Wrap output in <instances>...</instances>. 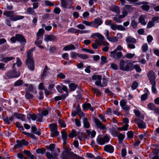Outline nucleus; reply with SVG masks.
Listing matches in <instances>:
<instances>
[{"mask_svg":"<svg viewBox=\"0 0 159 159\" xmlns=\"http://www.w3.org/2000/svg\"><path fill=\"white\" fill-rule=\"evenodd\" d=\"M35 50L34 48L31 49L27 52V58L26 60V66L31 70H34V63L32 57V52Z\"/></svg>","mask_w":159,"mask_h":159,"instance_id":"f257e3e1","label":"nucleus"},{"mask_svg":"<svg viewBox=\"0 0 159 159\" xmlns=\"http://www.w3.org/2000/svg\"><path fill=\"white\" fill-rule=\"evenodd\" d=\"M120 69L124 71H130L133 70V65L129 61L121 60L119 64Z\"/></svg>","mask_w":159,"mask_h":159,"instance_id":"f03ea898","label":"nucleus"},{"mask_svg":"<svg viewBox=\"0 0 159 159\" xmlns=\"http://www.w3.org/2000/svg\"><path fill=\"white\" fill-rule=\"evenodd\" d=\"M20 72L16 69L9 70L5 73V75L8 79H12L19 77Z\"/></svg>","mask_w":159,"mask_h":159,"instance_id":"7ed1b4c3","label":"nucleus"},{"mask_svg":"<svg viewBox=\"0 0 159 159\" xmlns=\"http://www.w3.org/2000/svg\"><path fill=\"white\" fill-rule=\"evenodd\" d=\"M134 8L130 5H125L123 8L122 14L120 15V17L124 18L127 15L128 12H131L133 11Z\"/></svg>","mask_w":159,"mask_h":159,"instance_id":"20e7f679","label":"nucleus"},{"mask_svg":"<svg viewBox=\"0 0 159 159\" xmlns=\"http://www.w3.org/2000/svg\"><path fill=\"white\" fill-rule=\"evenodd\" d=\"M110 140V136L106 135L103 137L99 138L97 139V142L98 144L100 145H104L105 143L108 142Z\"/></svg>","mask_w":159,"mask_h":159,"instance_id":"39448f33","label":"nucleus"},{"mask_svg":"<svg viewBox=\"0 0 159 159\" xmlns=\"http://www.w3.org/2000/svg\"><path fill=\"white\" fill-rule=\"evenodd\" d=\"M149 3L148 2L145 1H142V2H138L135 3V5H142L141 6L142 9L146 11H148L150 9V6L149 5Z\"/></svg>","mask_w":159,"mask_h":159,"instance_id":"423d86ee","label":"nucleus"},{"mask_svg":"<svg viewBox=\"0 0 159 159\" xmlns=\"http://www.w3.org/2000/svg\"><path fill=\"white\" fill-rule=\"evenodd\" d=\"M102 23L103 21L102 19L99 17L97 18L92 21V27L98 28Z\"/></svg>","mask_w":159,"mask_h":159,"instance_id":"0eeeda50","label":"nucleus"},{"mask_svg":"<svg viewBox=\"0 0 159 159\" xmlns=\"http://www.w3.org/2000/svg\"><path fill=\"white\" fill-rule=\"evenodd\" d=\"M72 4L71 0H61V5L64 8H70Z\"/></svg>","mask_w":159,"mask_h":159,"instance_id":"6e6552de","label":"nucleus"},{"mask_svg":"<svg viewBox=\"0 0 159 159\" xmlns=\"http://www.w3.org/2000/svg\"><path fill=\"white\" fill-rule=\"evenodd\" d=\"M92 79L93 80H96L95 84L96 85L100 87H102L101 84L102 76L100 75H93L92 77Z\"/></svg>","mask_w":159,"mask_h":159,"instance_id":"1a4fd4ad","label":"nucleus"},{"mask_svg":"<svg viewBox=\"0 0 159 159\" xmlns=\"http://www.w3.org/2000/svg\"><path fill=\"white\" fill-rule=\"evenodd\" d=\"M148 77L151 83L156 82V76L154 72L152 70L149 71L147 74Z\"/></svg>","mask_w":159,"mask_h":159,"instance_id":"9d476101","label":"nucleus"},{"mask_svg":"<svg viewBox=\"0 0 159 159\" xmlns=\"http://www.w3.org/2000/svg\"><path fill=\"white\" fill-rule=\"evenodd\" d=\"M135 122L139 128L144 129L146 127L145 123L142 120L139 118H136L135 119Z\"/></svg>","mask_w":159,"mask_h":159,"instance_id":"9b49d317","label":"nucleus"},{"mask_svg":"<svg viewBox=\"0 0 159 159\" xmlns=\"http://www.w3.org/2000/svg\"><path fill=\"white\" fill-rule=\"evenodd\" d=\"M110 56L115 60H118L122 56V53L121 52H117L115 51H111L110 52Z\"/></svg>","mask_w":159,"mask_h":159,"instance_id":"f8f14e48","label":"nucleus"},{"mask_svg":"<svg viewBox=\"0 0 159 159\" xmlns=\"http://www.w3.org/2000/svg\"><path fill=\"white\" fill-rule=\"evenodd\" d=\"M16 37L17 40L22 45H24L26 43V40L24 37L20 34H16Z\"/></svg>","mask_w":159,"mask_h":159,"instance_id":"ddd939ff","label":"nucleus"},{"mask_svg":"<svg viewBox=\"0 0 159 159\" xmlns=\"http://www.w3.org/2000/svg\"><path fill=\"white\" fill-rule=\"evenodd\" d=\"M15 59L14 57H5L3 54H1L0 56V61L6 63Z\"/></svg>","mask_w":159,"mask_h":159,"instance_id":"4468645a","label":"nucleus"},{"mask_svg":"<svg viewBox=\"0 0 159 159\" xmlns=\"http://www.w3.org/2000/svg\"><path fill=\"white\" fill-rule=\"evenodd\" d=\"M94 121L98 128L102 129H106L105 125L102 124L99 119L97 118H95Z\"/></svg>","mask_w":159,"mask_h":159,"instance_id":"2eb2a0df","label":"nucleus"},{"mask_svg":"<svg viewBox=\"0 0 159 159\" xmlns=\"http://www.w3.org/2000/svg\"><path fill=\"white\" fill-rule=\"evenodd\" d=\"M17 144L14 145V148H16L21 147L23 145H27L28 144V142L24 139L21 141L17 140Z\"/></svg>","mask_w":159,"mask_h":159,"instance_id":"dca6fc26","label":"nucleus"},{"mask_svg":"<svg viewBox=\"0 0 159 159\" xmlns=\"http://www.w3.org/2000/svg\"><path fill=\"white\" fill-rule=\"evenodd\" d=\"M120 105L122 109L126 111L129 109V107L126 105L127 102L124 99H122L120 102Z\"/></svg>","mask_w":159,"mask_h":159,"instance_id":"f3484780","label":"nucleus"},{"mask_svg":"<svg viewBox=\"0 0 159 159\" xmlns=\"http://www.w3.org/2000/svg\"><path fill=\"white\" fill-rule=\"evenodd\" d=\"M104 150L110 153H112L114 150L113 147L111 145H107L104 146Z\"/></svg>","mask_w":159,"mask_h":159,"instance_id":"a211bd4d","label":"nucleus"},{"mask_svg":"<svg viewBox=\"0 0 159 159\" xmlns=\"http://www.w3.org/2000/svg\"><path fill=\"white\" fill-rule=\"evenodd\" d=\"M24 18V16H23L12 15L10 19L12 21H16L18 20L22 19Z\"/></svg>","mask_w":159,"mask_h":159,"instance_id":"6ab92c4d","label":"nucleus"},{"mask_svg":"<svg viewBox=\"0 0 159 159\" xmlns=\"http://www.w3.org/2000/svg\"><path fill=\"white\" fill-rule=\"evenodd\" d=\"M56 38L52 35H47L44 36V40L47 42L53 41L55 40Z\"/></svg>","mask_w":159,"mask_h":159,"instance_id":"aec40b11","label":"nucleus"},{"mask_svg":"<svg viewBox=\"0 0 159 159\" xmlns=\"http://www.w3.org/2000/svg\"><path fill=\"white\" fill-rule=\"evenodd\" d=\"M50 70L47 66L46 65L43 70V72L42 75V78L44 79L46 76L48 75V71Z\"/></svg>","mask_w":159,"mask_h":159,"instance_id":"412c9836","label":"nucleus"},{"mask_svg":"<svg viewBox=\"0 0 159 159\" xmlns=\"http://www.w3.org/2000/svg\"><path fill=\"white\" fill-rule=\"evenodd\" d=\"M75 46L72 44H70L69 45H67L64 47L63 50L66 51L68 50H71L73 49H75Z\"/></svg>","mask_w":159,"mask_h":159,"instance_id":"4be33fe9","label":"nucleus"},{"mask_svg":"<svg viewBox=\"0 0 159 159\" xmlns=\"http://www.w3.org/2000/svg\"><path fill=\"white\" fill-rule=\"evenodd\" d=\"M83 122L84 127L86 128H88L90 127V124L88 121V120L87 118L84 117L83 118Z\"/></svg>","mask_w":159,"mask_h":159,"instance_id":"5701e85b","label":"nucleus"},{"mask_svg":"<svg viewBox=\"0 0 159 159\" xmlns=\"http://www.w3.org/2000/svg\"><path fill=\"white\" fill-rule=\"evenodd\" d=\"M44 33V30L43 29H39L37 33V38H43V36Z\"/></svg>","mask_w":159,"mask_h":159,"instance_id":"b1692460","label":"nucleus"},{"mask_svg":"<svg viewBox=\"0 0 159 159\" xmlns=\"http://www.w3.org/2000/svg\"><path fill=\"white\" fill-rule=\"evenodd\" d=\"M83 107L84 108L87 109L92 111L94 110L93 108L91 107V104L89 103H84L83 105Z\"/></svg>","mask_w":159,"mask_h":159,"instance_id":"393cba45","label":"nucleus"},{"mask_svg":"<svg viewBox=\"0 0 159 159\" xmlns=\"http://www.w3.org/2000/svg\"><path fill=\"white\" fill-rule=\"evenodd\" d=\"M145 16L143 15L140 16L139 18V22L142 25H145L146 24V22L145 20Z\"/></svg>","mask_w":159,"mask_h":159,"instance_id":"a878e982","label":"nucleus"},{"mask_svg":"<svg viewBox=\"0 0 159 159\" xmlns=\"http://www.w3.org/2000/svg\"><path fill=\"white\" fill-rule=\"evenodd\" d=\"M97 44L98 45H102L104 47H109V44L105 40L104 41H98Z\"/></svg>","mask_w":159,"mask_h":159,"instance_id":"bb28decb","label":"nucleus"},{"mask_svg":"<svg viewBox=\"0 0 159 159\" xmlns=\"http://www.w3.org/2000/svg\"><path fill=\"white\" fill-rule=\"evenodd\" d=\"M111 10L112 11L119 14L120 12V11L119 7L116 6H113L111 8Z\"/></svg>","mask_w":159,"mask_h":159,"instance_id":"cd10ccee","label":"nucleus"},{"mask_svg":"<svg viewBox=\"0 0 159 159\" xmlns=\"http://www.w3.org/2000/svg\"><path fill=\"white\" fill-rule=\"evenodd\" d=\"M126 41L127 43H135L136 42V40L135 39L129 36L126 39Z\"/></svg>","mask_w":159,"mask_h":159,"instance_id":"c85d7f7f","label":"nucleus"},{"mask_svg":"<svg viewBox=\"0 0 159 159\" xmlns=\"http://www.w3.org/2000/svg\"><path fill=\"white\" fill-rule=\"evenodd\" d=\"M95 35L99 39V40L96 41V43H97L98 41H104L105 40L104 37L103 35L99 33H95Z\"/></svg>","mask_w":159,"mask_h":159,"instance_id":"c756f323","label":"nucleus"},{"mask_svg":"<svg viewBox=\"0 0 159 159\" xmlns=\"http://www.w3.org/2000/svg\"><path fill=\"white\" fill-rule=\"evenodd\" d=\"M27 13L28 14H31L34 15L35 14V11L31 7H29L27 9Z\"/></svg>","mask_w":159,"mask_h":159,"instance_id":"7c9ffc66","label":"nucleus"},{"mask_svg":"<svg viewBox=\"0 0 159 159\" xmlns=\"http://www.w3.org/2000/svg\"><path fill=\"white\" fill-rule=\"evenodd\" d=\"M13 12L12 11H6L3 13V14L7 17H10V18L13 15Z\"/></svg>","mask_w":159,"mask_h":159,"instance_id":"2f4dec72","label":"nucleus"},{"mask_svg":"<svg viewBox=\"0 0 159 159\" xmlns=\"http://www.w3.org/2000/svg\"><path fill=\"white\" fill-rule=\"evenodd\" d=\"M79 53L75 52H71L70 53V57L73 59H76L77 57H79Z\"/></svg>","mask_w":159,"mask_h":159,"instance_id":"473e14b6","label":"nucleus"},{"mask_svg":"<svg viewBox=\"0 0 159 159\" xmlns=\"http://www.w3.org/2000/svg\"><path fill=\"white\" fill-rule=\"evenodd\" d=\"M77 87V85L73 83H71L69 85V87L70 90L72 91H74Z\"/></svg>","mask_w":159,"mask_h":159,"instance_id":"72a5a7b5","label":"nucleus"},{"mask_svg":"<svg viewBox=\"0 0 159 159\" xmlns=\"http://www.w3.org/2000/svg\"><path fill=\"white\" fill-rule=\"evenodd\" d=\"M152 86V92L154 94L157 93V91L156 88V82L154 83H151Z\"/></svg>","mask_w":159,"mask_h":159,"instance_id":"f704fd0d","label":"nucleus"},{"mask_svg":"<svg viewBox=\"0 0 159 159\" xmlns=\"http://www.w3.org/2000/svg\"><path fill=\"white\" fill-rule=\"evenodd\" d=\"M49 127L51 129V131L57 130V125L55 124L49 125Z\"/></svg>","mask_w":159,"mask_h":159,"instance_id":"c9c22d12","label":"nucleus"},{"mask_svg":"<svg viewBox=\"0 0 159 159\" xmlns=\"http://www.w3.org/2000/svg\"><path fill=\"white\" fill-rule=\"evenodd\" d=\"M148 49V46L147 43L143 44L141 47V50L143 52H146Z\"/></svg>","mask_w":159,"mask_h":159,"instance_id":"e433bc0d","label":"nucleus"},{"mask_svg":"<svg viewBox=\"0 0 159 159\" xmlns=\"http://www.w3.org/2000/svg\"><path fill=\"white\" fill-rule=\"evenodd\" d=\"M45 152V149L44 148H38L36 150V152L37 153L43 154Z\"/></svg>","mask_w":159,"mask_h":159,"instance_id":"4c0bfd02","label":"nucleus"},{"mask_svg":"<svg viewBox=\"0 0 159 159\" xmlns=\"http://www.w3.org/2000/svg\"><path fill=\"white\" fill-rule=\"evenodd\" d=\"M43 38H37L36 40L35 41V43L37 46L41 44L42 43Z\"/></svg>","mask_w":159,"mask_h":159,"instance_id":"58836bf2","label":"nucleus"},{"mask_svg":"<svg viewBox=\"0 0 159 159\" xmlns=\"http://www.w3.org/2000/svg\"><path fill=\"white\" fill-rule=\"evenodd\" d=\"M28 118H31L33 120H35L37 118V116L35 114H29L28 115Z\"/></svg>","mask_w":159,"mask_h":159,"instance_id":"ea45409f","label":"nucleus"},{"mask_svg":"<svg viewBox=\"0 0 159 159\" xmlns=\"http://www.w3.org/2000/svg\"><path fill=\"white\" fill-rule=\"evenodd\" d=\"M23 84V81L22 80H19L15 83L14 85L16 86H20Z\"/></svg>","mask_w":159,"mask_h":159,"instance_id":"a19ab883","label":"nucleus"},{"mask_svg":"<svg viewBox=\"0 0 159 159\" xmlns=\"http://www.w3.org/2000/svg\"><path fill=\"white\" fill-rule=\"evenodd\" d=\"M82 23L86 26L92 27V21L90 22L87 20H84L82 21Z\"/></svg>","mask_w":159,"mask_h":159,"instance_id":"79ce46f5","label":"nucleus"},{"mask_svg":"<svg viewBox=\"0 0 159 159\" xmlns=\"http://www.w3.org/2000/svg\"><path fill=\"white\" fill-rule=\"evenodd\" d=\"M14 116L18 119H21L24 117V115L16 113L14 114Z\"/></svg>","mask_w":159,"mask_h":159,"instance_id":"37998d69","label":"nucleus"},{"mask_svg":"<svg viewBox=\"0 0 159 159\" xmlns=\"http://www.w3.org/2000/svg\"><path fill=\"white\" fill-rule=\"evenodd\" d=\"M77 136L80 141H81L83 139V133L82 132H77Z\"/></svg>","mask_w":159,"mask_h":159,"instance_id":"c03bdc74","label":"nucleus"},{"mask_svg":"<svg viewBox=\"0 0 159 159\" xmlns=\"http://www.w3.org/2000/svg\"><path fill=\"white\" fill-rule=\"evenodd\" d=\"M134 68L136 71L138 72H140L141 71V69L140 67L138 65H133V69Z\"/></svg>","mask_w":159,"mask_h":159,"instance_id":"a18cd8bd","label":"nucleus"},{"mask_svg":"<svg viewBox=\"0 0 159 159\" xmlns=\"http://www.w3.org/2000/svg\"><path fill=\"white\" fill-rule=\"evenodd\" d=\"M155 23L153 21H150L148 22L147 25V28H152V27L154 25Z\"/></svg>","mask_w":159,"mask_h":159,"instance_id":"49530a36","label":"nucleus"},{"mask_svg":"<svg viewBox=\"0 0 159 159\" xmlns=\"http://www.w3.org/2000/svg\"><path fill=\"white\" fill-rule=\"evenodd\" d=\"M108 40L111 42L116 43L117 42L118 40L116 37H110Z\"/></svg>","mask_w":159,"mask_h":159,"instance_id":"de8ad7c7","label":"nucleus"},{"mask_svg":"<svg viewBox=\"0 0 159 159\" xmlns=\"http://www.w3.org/2000/svg\"><path fill=\"white\" fill-rule=\"evenodd\" d=\"M79 57L83 59H87L89 58V56L85 54H79Z\"/></svg>","mask_w":159,"mask_h":159,"instance_id":"09e8293b","label":"nucleus"},{"mask_svg":"<svg viewBox=\"0 0 159 159\" xmlns=\"http://www.w3.org/2000/svg\"><path fill=\"white\" fill-rule=\"evenodd\" d=\"M77 30L78 29L70 28L68 30V31L69 33H77Z\"/></svg>","mask_w":159,"mask_h":159,"instance_id":"8fccbe9b","label":"nucleus"},{"mask_svg":"<svg viewBox=\"0 0 159 159\" xmlns=\"http://www.w3.org/2000/svg\"><path fill=\"white\" fill-rule=\"evenodd\" d=\"M52 136L53 137L58 135L59 133L57 130L51 131Z\"/></svg>","mask_w":159,"mask_h":159,"instance_id":"3c124183","label":"nucleus"},{"mask_svg":"<svg viewBox=\"0 0 159 159\" xmlns=\"http://www.w3.org/2000/svg\"><path fill=\"white\" fill-rule=\"evenodd\" d=\"M36 120V121L37 122H42V115L40 114H38L37 116V118Z\"/></svg>","mask_w":159,"mask_h":159,"instance_id":"603ef678","label":"nucleus"},{"mask_svg":"<svg viewBox=\"0 0 159 159\" xmlns=\"http://www.w3.org/2000/svg\"><path fill=\"white\" fill-rule=\"evenodd\" d=\"M75 124L76 126L80 127L81 125V121L77 119H75Z\"/></svg>","mask_w":159,"mask_h":159,"instance_id":"864d4df0","label":"nucleus"},{"mask_svg":"<svg viewBox=\"0 0 159 159\" xmlns=\"http://www.w3.org/2000/svg\"><path fill=\"white\" fill-rule=\"evenodd\" d=\"M77 133H76L74 130H72L71 132L69 134V137H74L77 136Z\"/></svg>","mask_w":159,"mask_h":159,"instance_id":"5fc2aeb1","label":"nucleus"},{"mask_svg":"<svg viewBox=\"0 0 159 159\" xmlns=\"http://www.w3.org/2000/svg\"><path fill=\"white\" fill-rule=\"evenodd\" d=\"M134 55V54H131L130 53H127L125 55V57L127 58L130 59L133 58Z\"/></svg>","mask_w":159,"mask_h":159,"instance_id":"6e6d98bb","label":"nucleus"},{"mask_svg":"<svg viewBox=\"0 0 159 159\" xmlns=\"http://www.w3.org/2000/svg\"><path fill=\"white\" fill-rule=\"evenodd\" d=\"M124 135L122 134H120L118 136V139L120 142L121 141L124 139Z\"/></svg>","mask_w":159,"mask_h":159,"instance_id":"4d7b16f0","label":"nucleus"},{"mask_svg":"<svg viewBox=\"0 0 159 159\" xmlns=\"http://www.w3.org/2000/svg\"><path fill=\"white\" fill-rule=\"evenodd\" d=\"M120 15L119 16V17L115 16L114 17L113 19L115 21H116L117 23H120L121 22V21L120 20L121 18L120 17Z\"/></svg>","mask_w":159,"mask_h":159,"instance_id":"13d9d810","label":"nucleus"},{"mask_svg":"<svg viewBox=\"0 0 159 159\" xmlns=\"http://www.w3.org/2000/svg\"><path fill=\"white\" fill-rule=\"evenodd\" d=\"M16 63L17 66L18 67L20 66L22 64V62L21 61V60L18 57H16Z\"/></svg>","mask_w":159,"mask_h":159,"instance_id":"bf43d9fd","label":"nucleus"},{"mask_svg":"<svg viewBox=\"0 0 159 159\" xmlns=\"http://www.w3.org/2000/svg\"><path fill=\"white\" fill-rule=\"evenodd\" d=\"M62 57L65 60H69V54L67 53H64L62 54Z\"/></svg>","mask_w":159,"mask_h":159,"instance_id":"052dcab7","label":"nucleus"},{"mask_svg":"<svg viewBox=\"0 0 159 159\" xmlns=\"http://www.w3.org/2000/svg\"><path fill=\"white\" fill-rule=\"evenodd\" d=\"M101 63L103 64L107 62V58L104 56H102L101 57Z\"/></svg>","mask_w":159,"mask_h":159,"instance_id":"680f3d73","label":"nucleus"},{"mask_svg":"<svg viewBox=\"0 0 159 159\" xmlns=\"http://www.w3.org/2000/svg\"><path fill=\"white\" fill-rule=\"evenodd\" d=\"M148 108L151 110H153L155 109V107L153 104L150 103L148 105Z\"/></svg>","mask_w":159,"mask_h":159,"instance_id":"e2e57ef3","label":"nucleus"},{"mask_svg":"<svg viewBox=\"0 0 159 159\" xmlns=\"http://www.w3.org/2000/svg\"><path fill=\"white\" fill-rule=\"evenodd\" d=\"M77 27L80 30H84L85 28V26L82 24H79L77 25Z\"/></svg>","mask_w":159,"mask_h":159,"instance_id":"0e129e2a","label":"nucleus"},{"mask_svg":"<svg viewBox=\"0 0 159 159\" xmlns=\"http://www.w3.org/2000/svg\"><path fill=\"white\" fill-rule=\"evenodd\" d=\"M57 77L62 79H64L66 78V76L62 73L58 74L57 75Z\"/></svg>","mask_w":159,"mask_h":159,"instance_id":"69168bd1","label":"nucleus"},{"mask_svg":"<svg viewBox=\"0 0 159 159\" xmlns=\"http://www.w3.org/2000/svg\"><path fill=\"white\" fill-rule=\"evenodd\" d=\"M117 30H119L124 31L125 30V29L122 25H118Z\"/></svg>","mask_w":159,"mask_h":159,"instance_id":"338daca9","label":"nucleus"},{"mask_svg":"<svg viewBox=\"0 0 159 159\" xmlns=\"http://www.w3.org/2000/svg\"><path fill=\"white\" fill-rule=\"evenodd\" d=\"M131 25L134 29H135L137 27V23L134 20H132Z\"/></svg>","mask_w":159,"mask_h":159,"instance_id":"774afa93","label":"nucleus"}]
</instances>
